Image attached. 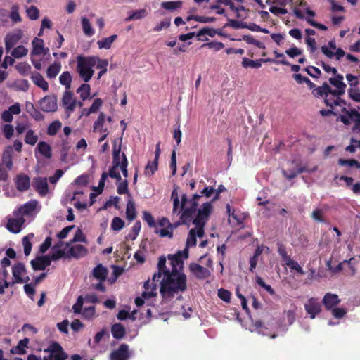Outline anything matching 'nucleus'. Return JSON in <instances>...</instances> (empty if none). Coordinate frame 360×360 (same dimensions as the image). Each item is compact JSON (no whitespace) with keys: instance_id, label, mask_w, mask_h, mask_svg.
I'll list each match as a JSON object with an SVG mask.
<instances>
[{"instance_id":"obj_1","label":"nucleus","mask_w":360,"mask_h":360,"mask_svg":"<svg viewBox=\"0 0 360 360\" xmlns=\"http://www.w3.org/2000/svg\"><path fill=\"white\" fill-rule=\"evenodd\" d=\"M108 61L106 59H101L98 56H85L79 55L77 56L76 70L79 77L84 82H88L92 78L94 70V67L97 69H102L98 73L97 79H99L107 72Z\"/></svg>"},{"instance_id":"obj_2","label":"nucleus","mask_w":360,"mask_h":360,"mask_svg":"<svg viewBox=\"0 0 360 360\" xmlns=\"http://www.w3.org/2000/svg\"><path fill=\"white\" fill-rule=\"evenodd\" d=\"M187 289V278L184 273L171 271L160 282V294L163 297H173L176 293Z\"/></svg>"},{"instance_id":"obj_3","label":"nucleus","mask_w":360,"mask_h":360,"mask_svg":"<svg viewBox=\"0 0 360 360\" xmlns=\"http://www.w3.org/2000/svg\"><path fill=\"white\" fill-rule=\"evenodd\" d=\"M188 203V198L186 194L181 195V205L178 208L177 212L175 214L179 215V221L174 224V226L176 227L180 224H188L191 221L193 217L195 214L196 212L198 211L197 204L193 202L188 207H186Z\"/></svg>"},{"instance_id":"obj_4","label":"nucleus","mask_w":360,"mask_h":360,"mask_svg":"<svg viewBox=\"0 0 360 360\" xmlns=\"http://www.w3.org/2000/svg\"><path fill=\"white\" fill-rule=\"evenodd\" d=\"M212 210V205L211 202L203 203L202 207L198 209L196 217L193 219V224L197 228L196 236L199 238H202L204 235V226L208 220Z\"/></svg>"},{"instance_id":"obj_5","label":"nucleus","mask_w":360,"mask_h":360,"mask_svg":"<svg viewBox=\"0 0 360 360\" xmlns=\"http://www.w3.org/2000/svg\"><path fill=\"white\" fill-rule=\"evenodd\" d=\"M122 138H120L118 140L115 139L113 141L112 146V165L110 168L108 174V176H110L112 179H115L117 181H121V175L119 172H117V168H119V155L121 152V146H122Z\"/></svg>"},{"instance_id":"obj_6","label":"nucleus","mask_w":360,"mask_h":360,"mask_svg":"<svg viewBox=\"0 0 360 360\" xmlns=\"http://www.w3.org/2000/svg\"><path fill=\"white\" fill-rule=\"evenodd\" d=\"M188 257V249L185 248L183 251H178L174 255H169L168 259L170 260V264L172 266V270L170 271H174L175 270V273H183L184 269V259H187Z\"/></svg>"},{"instance_id":"obj_7","label":"nucleus","mask_w":360,"mask_h":360,"mask_svg":"<svg viewBox=\"0 0 360 360\" xmlns=\"http://www.w3.org/2000/svg\"><path fill=\"white\" fill-rule=\"evenodd\" d=\"M84 297L82 295H79L76 302L72 306V311L75 314H81L82 318L84 319H91L94 317L96 313V309L94 306H90L85 307L83 309Z\"/></svg>"},{"instance_id":"obj_8","label":"nucleus","mask_w":360,"mask_h":360,"mask_svg":"<svg viewBox=\"0 0 360 360\" xmlns=\"http://www.w3.org/2000/svg\"><path fill=\"white\" fill-rule=\"evenodd\" d=\"M58 99L55 94L48 95L41 98L38 103L40 109L45 112H53L58 109Z\"/></svg>"},{"instance_id":"obj_9","label":"nucleus","mask_w":360,"mask_h":360,"mask_svg":"<svg viewBox=\"0 0 360 360\" xmlns=\"http://www.w3.org/2000/svg\"><path fill=\"white\" fill-rule=\"evenodd\" d=\"M267 62H272L276 64H282L284 65H290V63L286 60H276L274 59L271 58H266V59H257L256 60H252L250 59H248L247 58H243L242 60V65L243 68H259L262 66V63H267Z\"/></svg>"},{"instance_id":"obj_10","label":"nucleus","mask_w":360,"mask_h":360,"mask_svg":"<svg viewBox=\"0 0 360 360\" xmlns=\"http://www.w3.org/2000/svg\"><path fill=\"white\" fill-rule=\"evenodd\" d=\"M61 105L69 117L73 112L77 105V100L70 90H65L61 99Z\"/></svg>"},{"instance_id":"obj_11","label":"nucleus","mask_w":360,"mask_h":360,"mask_svg":"<svg viewBox=\"0 0 360 360\" xmlns=\"http://www.w3.org/2000/svg\"><path fill=\"white\" fill-rule=\"evenodd\" d=\"M44 352H49L54 360H66L68 357L62 346L57 342H53L48 348L44 349Z\"/></svg>"},{"instance_id":"obj_12","label":"nucleus","mask_w":360,"mask_h":360,"mask_svg":"<svg viewBox=\"0 0 360 360\" xmlns=\"http://www.w3.org/2000/svg\"><path fill=\"white\" fill-rule=\"evenodd\" d=\"M131 356L129 345L121 344L119 347L113 350L110 355V360H129Z\"/></svg>"},{"instance_id":"obj_13","label":"nucleus","mask_w":360,"mask_h":360,"mask_svg":"<svg viewBox=\"0 0 360 360\" xmlns=\"http://www.w3.org/2000/svg\"><path fill=\"white\" fill-rule=\"evenodd\" d=\"M32 186L41 197H44L49 193V184L46 177L37 176L34 178Z\"/></svg>"},{"instance_id":"obj_14","label":"nucleus","mask_w":360,"mask_h":360,"mask_svg":"<svg viewBox=\"0 0 360 360\" xmlns=\"http://www.w3.org/2000/svg\"><path fill=\"white\" fill-rule=\"evenodd\" d=\"M23 35L20 29H16L8 32L5 37V47L6 52H8L22 39Z\"/></svg>"},{"instance_id":"obj_15","label":"nucleus","mask_w":360,"mask_h":360,"mask_svg":"<svg viewBox=\"0 0 360 360\" xmlns=\"http://www.w3.org/2000/svg\"><path fill=\"white\" fill-rule=\"evenodd\" d=\"M189 270L199 280L207 278L211 275V272L207 268L197 263L190 264Z\"/></svg>"},{"instance_id":"obj_16","label":"nucleus","mask_w":360,"mask_h":360,"mask_svg":"<svg viewBox=\"0 0 360 360\" xmlns=\"http://www.w3.org/2000/svg\"><path fill=\"white\" fill-rule=\"evenodd\" d=\"M51 264L49 255L38 256L30 262L32 268L34 271L44 270Z\"/></svg>"},{"instance_id":"obj_17","label":"nucleus","mask_w":360,"mask_h":360,"mask_svg":"<svg viewBox=\"0 0 360 360\" xmlns=\"http://www.w3.org/2000/svg\"><path fill=\"white\" fill-rule=\"evenodd\" d=\"M304 309L307 314L310 315V318L313 319L321 312V306L316 298L311 297L304 304Z\"/></svg>"},{"instance_id":"obj_18","label":"nucleus","mask_w":360,"mask_h":360,"mask_svg":"<svg viewBox=\"0 0 360 360\" xmlns=\"http://www.w3.org/2000/svg\"><path fill=\"white\" fill-rule=\"evenodd\" d=\"M26 272V268L23 263L18 262L12 267L13 280L16 283H23L22 276Z\"/></svg>"},{"instance_id":"obj_19","label":"nucleus","mask_w":360,"mask_h":360,"mask_svg":"<svg viewBox=\"0 0 360 360\" xmlns=\"http://www.w3.org/2000/svg\"><path fill=\"white\" fill-rule=\"evenodd\" d=\"M158 268V271L154 274L153 276V280L157 282L160 281L162 275L166 276L167 273L169 274L171 272L170 270H169L166 266V258L165 256H161L159 257Z\"/></svg>"},{"instance_id":"obj_20","label":"nucleus","mask_w":360,"mask_h":360,"mask_svg":"<svg viewBox=\"0 0 360 360\" xmlns=\"http://www.w3.org/2000/svg\"><path fill=\"white\" fill-rule=\"evenodd\" d=\"M30 186V179L25 174H20L16 176L15 186L18 191L20 192L26 191Z\"/></svg>"},{"instance_id":"obj_21","label":"nucleus","mask_w":360,"mask_h":360,"mask_svg":"<svg viewBox=\"0 0 360 360\" xmlns=\"http://www.w3.org/2000/svg\"><path fill=\"white\" fill-rule=\"evenodd\" d=\"M153 280V282L150 283V280H148L144 283L143 288L145 290L141 294L144 299H148L157 295L158 285Z\"/></svg>"},{"instance_id":"obj_22","label":"nucleus","mask_w":360,"mask_h":360,"mask_svg":"<svg viewBox=\"0 0 360 360\" xmlns=\"http://www.w3.org/2000/svg\"><path fill=\"white\" fill-rule=\"evenodd\" d=\"M25 222V219L22 217L17 219H9L6 228L9 231L13 233H18L21 231L22 226Z\"/></svg>"},{"instance_id":"obj_23","label":"nucleus","mask_w":360,"mask_h":360,"mask_svg":"<svg viewBox=\"0 0 360 360\" xmlns=\"http://www.w3.org/2000/svg\"><path fill=\"white\" fill-rule=\"evenodd\" d=\"M322 302L325 307L330 310L340 302V300L338 295L328 292L324 295Z\"/></svg>"},{"instance_id":"obj_24","label":"nucleus","mask_w":360,"mask_h":360,"mask_svg":"<svg viewBox=\"0 0 360 360\" xmlns=\"http://www.w3.org/2000/svg\"><path fill=\"white\" fill-rule=\"evenodd\" d=\"M342 112H346L349 116L352 121L354 122L352 128L353 131H360V112L355 109L347 110L346 108H342Z\"/></svg>"},{"instance_id":"obj_25","label":"nucleus","mask_w":360,"mask_h":360,"mask_svg":"<svg viewBox=\"0 0 360 360\" xmlns=\"http://www.w3.org/2000/svg\"><path fill=\"white\" fill-rule=\"evenodd\" d=\"M31 79L32 82L41 88L44 91H47L49 90V84L44 79L41 73L38 72H34L31 75Z\"/></svg>"},{"instance_id":"obj_26","label":"nucleus","mask_w":360,"mask_h":360,"mask_svg":"<svg viewBox=\"0 0 360 360\" xmlns=\"http://www.w3.org/2000/svg\"><path fill=\"white\" fill-rule=\"evenodd\" d=\"M87 249L84 245H75L70 247L67 257H72L78 259L85 256L87 254Z\"/></svg>"},{"instance_id":"obj_27","label":"nucleus","mask_w":360,"mask_h":360,"mask_svg":"<svg viewBox=\"0 0 360 360\" xmlns=\"http://www.w3.org/2000/svg\"><path fill=\"white\" fill-rule=\"evenodd\" d=\"M321 52L328 58H333V57H335L338 60H340L343 56H345V52L341 48L337 49L335 53L330 50L326 46H322L321 47Z\"/></svg>"},{"instance_id":"obj_28","label":"nucleus","mask_w":360,"mask_h":360,"mask_svg":"<svg viewBox=\"0 0 360 360\" xmlns=\"http://www.w3.org/2000/svg\"><path fill=\"white\" fill-rule=\"evenodd\" d=\"M252 326L255 328L254 330L259 334L269 336L271 338H276L277 337V335L275 333L271 334L268 333L267 328L264 325L263 322L260 320L252 321Z\"/></svg>"},{"instance_id":"obj_29","label":"nucleus","mask_w":360,"mask_h":360,"mask_svg":"<svg viewBox=\"0 0 360 360\" xmlns=\"http://www.w3.org/2000/svg\"><path fill=\"white\" fill-rule=\"evenodd\" d=\"M32 51L31 52L32 56H40L44 50V43L42 39L35 37L32 41Z\"/></svg>"},{"instance_id":"obj_30","label":"nucleus","mask_w":360,"mask_h":360,"mask_svg":"<svg viewBox=\"0 0 360 360\" xmlns=\"http://www.w3.org/2000/svg\"><path fill=\"white\" fill-rule=\"evenodd\" d=\"M108 273V269L101 264H98L92 271L94 277L100 281H104L106 279Z\"/></svg>"},{"instance_id":"obj_31","label":"nucleus","mask_w":360,"mask_h":360,"mask_svg":"<svg viewBox=\"0 0 360 360\" xmlns=\"http://www.w3.org/2000/svg\"><path fill=\"white\" fill-rule=\"evenodd\" d=\"M38 202L35 200H32L21 206L18 211L22 215H29L32 214L36 209Z\"/></svg>"},{"instance_id":"obj_32","label":"nucleus","mask_w":360,"mask_h":360,"mask_svg":"<svg viewBox=\"0 0 360 360\" xmlns=\"http://www.w3.org/2000/svg\"><path fill=\"white\" fill-rule=\"evenodd\" d=\"M37 150L38 152L46 158H51L52 156V150L49 144L45 141H40L37 144Z\"/></svg>"},{"instance_id":"obj_33","label":"nucleus","mask_w":360,"mask_h":360,"mask_svg":"<svg viewBox=\"0 0 360 360\" xmlns=\"http://www.w3.org/2000/svg\"><path fill=\"white\" fill-rule=\"evenodd\" d=\"M217 31L215 29L206 27L202 28L198 32H197L196 37L199 41H207V38H203V37H205V35H208L211 37H214L217 34Z\"/></svg>"},{"instance_id":"obj_34","label":"nucleus","mask_w":360,"mask_h":360,"mask_svg":"<svg viewBox=\"0 0 360 360\" xmlns=\"http://www.w3.org/2000/svg\"><path fill=\"white\" fill-rule=\"evenodd\" d=\"M63 243L60 241L57 244H56L52 248V254L49 255V259L51 262L52 260L56 261L65 256V252L61 250V247L63 246Z\"/></svg>"},{"instance_id":"obj_35","label":"nucleus","mask_w":360,"mask_h":360,"mask_svg":"<svg viewBox=\"0 0 360 360\" xmlns=\"http://www.w3.org/2000/svg\"><path fill=\"white\" fill-rule=\"evenodd\" d=\"M183 1L178 0L175 1H162L160 6L172 13H174L176 10L181 8Z\"/></svg>"},{"instance_id":"obj_36","label":"nucleus","mask_w":360,"mask_h":360,"mask_svg":"<svg viewBox=\"0 0 360 360\" xmlns=\"http://www.w3.org/2000/svg\"><path fill=\"white\" fill-rule=\"evenodd\" d=\"M111 333L114 338L120 340L125 335L126 330L121 323H116L112 326Z\"/></svg>"},{"instance_id":"obj_37","label":"nucleus","mask_w":360,"mask_h":360,"mask_svg":"<svg viewBox=\"0 0 360 360\" xmlns=\"http://www.w3.org/2000/svg\"><path fill=\"white\" fill-rule=\"evenodd\" d=\"M30 342V339L27 338H25L22 340H20L18 343V345L11 349V352L13 354H26V350L25 348L28 347V344Z\"/></svg>"},{"instance_id":"obj_38","label":"nucleus","mask_w":360,"mask_h":360,"mask_svg":"<svg viewBox=\"0 0 360 360\" xmlns=\"http://www.w3.org/2000/svg\"><path fill=\"white\" fill-rule=\"evenodd\" d=\"M12 148L11 146H8L4 151L2 155V161L3 164L8 169V170H11L13 168V160H12Z\"/></svg>"},{"instance_id":"obj_39","label":"nucleus","mask_w":360,"mask_h":360,"mask_svg":"<svg viewBox=\"0 0 360 360\" xmlns=\"http://www.w3.org/2000/svg\"><path fill=\"white\" fill-rule=\"evenodd\" d=\"M61 70V65L59 62H54L50 65L46 70V76L49 79L55 78Z\"/></svg>"},{"instance_id":"obj_40","label":"nucleus","mask_w":360,"mask_h":360,"mask_svg":"<svg viewBox=\"0 0 360 360\" xmlns=\"http://www.w3.org/2000/svg\"><path fill=\"white\" fill-rule=\"evenodd\" d=\"M148 13L146 9H139L135 11L129 12V16L125 19V21L129 22L131 20H140L145 18Z\"/></svg>"},{"instance_id":"obj_41","label":"nucleus","mask_w":360,"mask_h":360,"mask_svg":"<svg viewBox=\"0 0 360 360\" xmlns=\"http://www.w3.org/2000/svg\"><path fill=\"white\" fill-rule=\"evenodd\" d=\"M126 216L127 219L129 221H133L136 219L137 214L135 207V204L131 199H129L127 201V209H126Z\"/></svg>"},{"instance_id":"obj_42","label":"nucleus","mask_w":360,"mask_h":360,"mask_svg":"<svg viewBox=\"0 0 360 360\" xmlns=\"http://www.w3.org/2000/svg\"><path fill=\"white\" fill-rule=\"evenodd\" d=\"M117 35L112 34L109 37H105L101 40H98L97 44L99 49H110L112 44L117 39Z\"/></svg>"},{"instance_id":"obj_43","label":"nucleus","mask_w":360,"mask_h":360,"mask_svg":"<svg viewBox=\"0 0 360 360\" xmlns=\"http://www.w3.org/2000/svg\"><path fill=\"white\" fill-rule=\"evenodd\" d=\"M59 82L65 86V90H70L72 83V76L70 72L65 71L59 77Z\"/></svg>"},{"instance_id":"obj_44","label":"nucleus","mask_w":360,"mask_h":360,"mask_svg":"<svg viewBox=\"0 0 360 360\" xmlns=\"http://www.w3.org/2000/svg\"><path fill=\"white\" fill-rule=\"evenodd\" d=\"M330 91V86L327 83H323L321 86L314 88L312 91V94L315 97H323L327 95V91Z\"/></svg>"},{"instance_id":"obj_45","label":"nucleus","mask_w":360,"mask_h":360,"mask_svg":"<svg viewBox=\"0 0 360 360\" xmlns=\"http://www.w3.org/2000/svg\"><path fill=\"white\" fill-rule=\"evenodd\" d=\"M11 18L13 23L15 24L22 21V18L19 13V7L18 5H13L11 6V12H8V18Z\"/></svg>"},{"instance_id":"obj_46","label":"nucleus","mask_w":360,"mask_h":360,"mask_svg":"<svg viewBox=\"0 0 360 360\" xmlns=\"http://www.w3.org/2000/svg\"><path fill=\"white\" fill-rule=\"evenodd\" d=\"M34 237V234L32 233H29L28 235L25 236L22 238V245L24 248V253L26 256H28L32 250V245L30 242V240Z\"/></svg>"},{"instance_id":"obj_47","label":"nucleus","mask_w":360,"mask_h":360,"mask_svg":"<svg viewBox=\"0 0 360 360\" xmlns=\"http://www.w3.org/2000/svg\"><path fill=\"white\" fill-rule=\"evenodd\" d=\"M335 77L330 78L329 82L337 89H345L346 84L343 82V76L340 74L335 75Z\"/></svg>"},{"instance_id":"obj_48","label":"nucleus","mask_w":360,"mask_h":360,"mask_svg":"<svg viewBox=\"0 0 360 360\" xmlns=\"http://www.w3.org/2000/svg\"><path fill=\"white\" fill-rule=\"evenodd\" d=\"M39 139L38 136L34 133V130L28 129L25 137V142L27 144L34 146Z\"/></svg>"},{"instance_id":"obj_49","label":"nucleus","mask_w":360,"mask_h":360,"mask_svg":"<svg viewBox=\"0 0 360 360\" xmlns=\"http://www.w3.org/2000/svg\"><path fill=\"white\" fill-rule=\"evenodd\" d=\"M82 26L85 35L88 37H91L94 35V31L91 27V25L89 20L85 17L82 18Z\"/></svg>"},{"instance_id":"obj_50","label":"nucleus","mask_w":360,"mask_h":360,"mask_svg":"<svg viewBox=\"0 0 360 360\" xmlns=\"http://www.w3.org/2000/svg\"><path fill=\"white\" fill-rule=\"evenodd\" d=\"M91 87L88 84H82L77 90V92L80 94V98L82 101L86 100L90 95Z\"/></svg>"},{"instance_id":"obj_51","label":"nucleus","mask_w":360,"mask_h":360,"mask_svg":"<svg viewBox=\"0 0 360 360\" xmlns=\"http://www.w3.org/2000/svg\"><path fill=\"white\" fill-rule=\"evenodd\" d=\"M141 224L140 221H136L131 229V232L127 236L126 238L127 240L130 239L131 240H134L137 238L141 231Z\"/></svg>"},{"instance_id":"obj_52","label":"nucleus","mask_w":360,"mask_h":360,"mask_svg":"<svg viewBox=\"0 0 360 360\" xmlns=\"http://www.w3.org/2000/svg\"><path fill=\"white\" fill-rule=\"evenodd\" d=\"M119 167L120 168L122 173L123 176L125 178L128 177V170H127V166H128V160L126 157V155L122 153V160H120V155H119Z\"/></svg>"},{"instance_id":"obj_53","label":"nucleus","mask_w":360,"mask_h":360,"mask_svg":"<svg viewBox=\"0 0 360 360\" xmlns=\"http://www.w3.org/2000/svg\"><path fill=\"white\" fill-rule=\"evenodd\" d=\"M178 188L175 187L172 192L171 198L173 200V209H172V214H175L177 212L178 208L179 207V205H181V202L179 200V196H178Z\"/></svg>"},{"instance_id":"obj_54","label":"nucleus","mask_w":360,"mask_h":360,"mask_svg":"<svg viewBox=\"0 0 360 360\" xmlns=\"http://www.w3.org/2000/svg\"><path fill=\"white\" fill-rule=\"evenodd\" d=\"M62 124L60 121L56 120L51 122L47 128V134L49 136H55L61 128Z\"/></svg>"},{"instance_id":"obj_55","label":"nucleus","mask_w":360,"mask_h":360,"mask_svg":"<svg viewBox=\"0 0 360 360\" xmlns=\"http://www.w3.org/2000/svg\"><path fill=\"white\" fill-rule=\"evenodd\" d=\"M103 104V101L101 98H96L89 109L84 108V111H87L86 113V116L89 115L91 113H94L98 111V110L101 108Z\"/></svg>"},{"instance_id":"obj_56","label":"nucleus","mask_w":360,"mask_h":360,"mask_svg":"<svg viewBox=\"0 0 360 360\" xmlns=\"http://www.w3.org/2000/svg\"><path fill=\"white\" fill-rule=\"evenodd\" d=\"M28 53L27 49H26L24 46L20 45L14 48L11 51V56L16 58H20L26 56Z\"/></svg>"},{"instance_id":"obj_57","label":"nucleus","mask_w":360,"mask_h":360,"mask_svg":"<svg viewBox=\"0 0 360 360\" xmlns=\"http://www.w3.org/2000/svg\"><path fill=\"white\" fill-rule=\"evenodd\" d=\"M15 69L22 75H27L31 70V66L25 62L19 63L15 65Z\"/></svg>"},{"instance_id":"obj_58","label":"nucleus","mask_w":360,"mask_h":360,"mask_svg":"<svg viewBox=\"0 0 360 360\" xmlns=\"http://www.w3.org/2000/svg\"><path fill=\"white\" fill-rule=\"evenodd\" d=\"M128 184L129 183L127 179L118 181L117 188V193L120 195L128 194L129 195H131L129 193Z\"/></svg>"},{"instance_id":"obj_59","label":"nucleus","mask_w":360,"mask_h":360,"mask_svg":"<svg viewBox=\"0 0 360 360\" xmlns=\"http://www.w3.org/2000/svg\"><path fill=\"white\" fill-rule=\"evenodd\" d=\"M105 116L103 112H100L97 120L95 121L94 124L93 131L96 132L97 131H100V129H103V127L105 122Z\"/></svg>"},{"instance_id":"obj_60","label":"nucleus","mask_w":360,"mask_h":360,"mask_svg":"<svg viewBox=\"0 0 360 360\" xmlns=\"http://www.w3.org/2000/svg\"><path fill=\"white\" fill-rule=\"evenodd\" d=\"M338 164L342 166L347 165L350 167L360 169V162L354 159L345 160L340 158L338 160Z\"/></svg>"},{"instance_id":"obj_61","label":"nucleus","mask_w":360,"mask_h":360,"mask_svg":"<svg viewBox=\"0 0 360 360\" xmlns=\"http://www.w3.org/2000/svg\"><path fill=\"white\" fill-rule=\"evenodd\" d=\"M285 264L290 267L291 270L296 271L300 275H304L305 274L303 269L299 265V264L291 258L285 262Z\"/></svg>"},{"instance_id":"obj_62","label":"nucleus","mask_w":360,"mask_h":360,"mask_svg":"<svg viewBox=\"0 0 360 360\" xmlns=\"http://www.w3.org/2000/svg\"><path fill=\"white\" fill-rule=\"evenodd\" d=\"M158 161L153 160V162H148L147 165L145 167V174L149 175H153L155 171L158 170Z\"/></svg>"},{"instance_id":"obj_63","label":"nucleus","mask_w":360,"mask_h":360,"mask_svg":"<svg viewBox=\"0 0 360 360\" xmlns=\"http://www.w3.org/2000/svg\"><path fill=\"white\" fill-rule=\"evenodd\" d=\"M124 226V221L123 219L118 217H115L112 219V223H111V229L113 231H120Z\"/></svg>"},{"instance_id":"obj_64","label":"nucleus","mask_w":360,"mask_h":360,"mask_svg":"<svg viewBox=\"0 0 360 360\" xmlns=\"http://www.w3.org/2000/svg\"><path fill=\"white\" fill-rule=\"evenodd\" d=\"M277 245H278V252L280 255V256L281 257L282 259L285 263L286 262L288 261V259H290V257L288 255L286 248L282 243H280V242H278L277 243Z\"/></svg>"}]
</instances>
